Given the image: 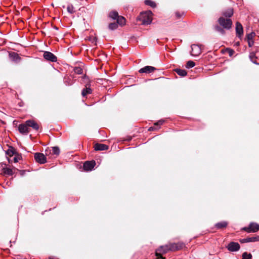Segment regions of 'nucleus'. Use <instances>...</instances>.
Masks as SVG:
<instances>
[{"label":"nucleus","instance_id":"f257e3e1","mask_svg":"<svg viewBox=\"0 0 259 259\" xmlns=\"http://www.w3.org/2000/svg\"><path fill=\"white\" fill-rule=\"evenodd\" d=\"M152 13L151 11L142 12L138 17L137 20L141 21L143 25L150 24L152 22Z\"/></svg>","mask_w":259,"mask_h":259},{"label":"nucleus","instance_id":"f03ea898","mask_svg":"<svg viewBox=\"0 0 259 259\" xmlns=\"http://www.w3.org/2000/svg\"><path fill=\"white\" fill-rule=\"evenodd\" d=\"M218 22L220 26L224 29L229 30L232 27V21L230 18L220 17L218 19Z\"/></svg>","mask_w":259,"mask_h":259},{"label":"nucleus","instance_id":"7ed1b4c3","mask_svg":"<svg viewBox=\"0 0 259 259\" xmlns=\"http://www.w3.org/2000/svg\"><path fill=\"white\" fill-rule=\"evenodd\" d=\"M169 250H170L169 246L165 245L160 246L156 250L155 255L158 259H164V258L162 256V254L166 253Z\"/></svg>","mask_w":259,"mask_h":259},{"label":"nucleus","instance_id":"20e7f679","mask_svg":"<svg viewBox=\"0 0 259 259\" xmlns=\"http://www.w3.org/2000/svg\"><path fill=\"white\" fill-rule=\"evenodd\" d=\"M34 159L37 162L40 164H44L47 162L45 155L41 153H35L34 154Z\"/></svg>","mask_w":259,"mask_h":259},{"label":"nucleus","instance_id":"39448f33","mask_svg":"<svg viewBox=\"0 0 259 259\" xmlns=\"http://www.w3.org/2000/svg\"><path fill=\"white\" fill-rule=\"evenodd\" d=\"M43 56L46 60L52 62H55L57 61L56 56L50 52H45Z\"/></svg>","mask_w":259,"mask_h":259},{"label":"nucleus","instance_id":"423d86ee","mask_svg":"<svg viewBox=\"0 0 259 259\" xmlns=\"http://www.w3.org/2000/svg\"><path fill=\"white\" fill-rule=\"evenodd\" d=\"M244 230L248 233L256 232L259 230V225L256 223H251L248 227L244 228Z\"/></svg>","mask_w":259,"mask_h":259},{"label":"nucleus","instance_id":"0eeeda50","mask_svg":"<svg viewBox=\"0 0 259 259\" xmlns=\"http://www.w3.org/2000/svg\"><path fill=\"white\" fill-rule=\"evenodd\" d=\"M18 130L21 134L27 135L29 132L28 125H27L26 121L24 123L19 125Z\"/></svg>","mask_w":259,"mask_h":259},{"label":"nucleus","instance_id":"6e6552de","mask_svg":"<svg viewBox=\"0 0 259 259\" xmlns=\"http://www.w3.org/2000/svg\"><path fill=\"white\" fill-rule=\"evenodd\" d=\"M191 54L193 56H198L201 53V49L200 46L197 45H192L191 46Z\"/></svg>","mask_w":259,"mask_h":259},{"label":"nucleus","instance_id":"1a4fd4ad","mask_svg":"<svg viewBox=\"0 0 259 259\" xmlns=\"http://www.w3.org/2000/svg\"><path fill=\"white\" fill-rule=\"evenodd\" d=\"M227 248L230 251L234 252L239 250L240 246L238 243L231 242L228 245Z\"/></svg>","mask_w":259,"mask_h":259},{"label":"nucleus","instance_id":"9d476101","mask_svg":"<svg viewBox=\"0 0 259 259\" xmlns=\"http://www.w3.org/2000/svg\"><path fill=\"white\" fill-rule=\"evenodd\" d=\"M96 165L95 161H87L83 164V169L85 171H91Z\"/></svg>","mask_w":259,"mask_h":259},{"label":"nucleus","instance_id":"9b49d317","mask_svg":"<svg viewBox=\"0 0 259 259\" xmlns=\"http://www.w3.org/2000/svg\"><path fill=\"white\" fill-rule=\"evenodd\" d=\"M249 57L253 63L259 65V50L255 53H251Z\"/></svg>","mask_w":259,"mask_h":259},{"label":"nucleus","instance_id":"f8f14e48","mask_svg":"<svg viewBox=\"0 0 259 259\" xmlns=\"http://www.w3.org/2000/svg\"><path fill=\"white\" fill-rule=\"evenodd\" d=\"M0 167H2V172L3 174L9 176H12L13 175V169L7 167L6 164L0 163Z\"/></svg>","mask_w":259,"mask_h":259},{"label":"nucleus","instance_id":"ddd939ff","mask_svg":"<svg viewBox=\"0 0 259 259\" xmlns=\"http://www.w3.org/2000/svg\"><path fill=\"white\" fill-rule=\"evenodd\" d=\"M185 246V244L182 242H179L177 243H173L169 245V248L170 250L175 251L180 250L183 248Z\"/></svg>","mask_w":259,"mask_h":259},{"label":"nucleus","instance_id":"4468645a","mask_svg":"<svg viewBox=\"0 0 259 259\" xmlns=\"http://www.w3.org/2000/svg\"><path fill=\"white\" fill-rule=\"evenodd\" d=\"M156 70L154 67L146 66L139 70L140 73H150Z\"/></svg>","mask_w":259,"mask_h":259},{"label":"nucleus","instance_id":"2eb2a0df","mask_svg":"<svg viewBox=\"0 0 259 259\" xmlns=\"http://www.w3.org/2000/svg\"><path fill=\"white\" fill-rule=\"evenodd\" d=\"M27 125L28 127H32L33 130L37 131L39 129V125L36 122L33 120H28L26 121Z\"/></svg>","mask_w":259,"mask_h":259},{"label":"nucleus","instance_id":"dca6fc26","mask_svg":"<svg viewBox=\"0 0 259 259\" xmlns=\"http://www.w3.org/2000/svg\"><path fill=\"white\" fill-rule=\"evenodd\" d=\"M236 32L238 37H241L243 33V27L242 25L238 22L236 23Z\"/></svg>","mask_w":259,"mask_h":259},{"label":"nucleus","instance_id":"f3484780","mask_svg":"<svg viewBox=\"0 0 259 259\" xmlns=\"http://www.w3.org/2000/svg\"><path fill=\"white\" fill-rule=\"evenodd\" d=\"M108 146L103 144L97 143L94 146V149L96 151H103L108 149Z\"/></svg>","mask_w":259,"mask_h":259},{"label":"nucleus","instance_id":"a211bd4d","mask_svg":"<svg viewBox=\"0 0 259 259\" xmlns=\"http://www.w3.org/2000/svg\"><path fill=\"white\" fill-rule=\"evenodd\" d=\"M233 15V10L232 8H229L222 12V15L221 17L230 18Z\"/></svg>","mask_w":259,"mask_h":259},{"label":"nucleus","instance_id":"6ab92c4d","mask_svg":"<svg viewBox=\"0 0 259 259\" xmlns=\"http://www.w3.org/2000/svg\"><path fill=\"white\" fill-rule=\"evenodd\" d=\"M9 57L12 61L16 63L19 62L21 59L20 57L19 56V55L15 52L9 53Z\"/></svg>","mask_w":259,"mask_h":259},{"label":"nucleus","instance_id":"aec40b11","mask_svg":"<svg viewBox=\"0 0 259 259\" xmlns=\"http://www.w3.org/2000/svg\"><path fill=\"white\" fill-rule=\"evenodd\" d=\"M259 241V236L253 237H248L246 238H244L241 240L240 241L242 243L245 242H255Z\"/></svg>","mask_w":259,"mask_h":259},{"label":"nucleus","instance_id":"412c9836","mask_svg":"<svg viewBox=\"0 0 259 259\" xmlns=\"http://www.w3.org/2000/svg\"><path fill=\"white\" fill-rule=\"evenodd\" d=\"M117 23L122 26L125 24V19L122 16H118L117 18Z\"/></svg>","mask_w":259,"mask_h":259},{"label":"nucleus","instance_id":"4be33fe9","mask_svg":"<svg viewBox=\"0 0 259 259\" xmlns=\"http://www.w3.org/2000/svg\"><path fill=\"white\" fill-rule=\"evenodd\" d=\"M175 71L178 75L181 76H185L187 75V72L185 70L176 69Z\"/></svg>","mask_w":259,"mask_h":259},{"label":"nucleus","instance_id":"5701e85b","mask_svg":"<svg viewBox=\"0 0 259 259\" xmlns=\"http://www.w3.org/2000/svg\"><path fill=\"white\" fill-rule=\"evenodd\" d=\"M91 93H92V90L90 88L86 87L85 89H84L82 91L81 95L82 96L84 97L87 95L90 94Z\"/></svg>","mask_w":259,"mask_h":259},{"label":"nucleus","instance_id":"b1692460","mask_svg":"<svg viewBox=\"0 0 259 259\" xmlns=\"http://www.w3.org/2000/svg\"><path fill=\"white\" fill-rule=\"evenodd\" d=\"M228 225L226 222H222L216 224L215 227L218 229L225 228Z\"/></svg>","mask_w":259,"mask_h":259},{"label":"nucleus","instance_id":"393cba45","mask_svg":"<svg viewBox=\"0 0 259 259\" xmlns=\"http://www.w3.org/2000/svg\"><path fill=\"white\" fill-rule=\"evenodd\" d=\"M109 17L113 19H116L118 17V14L116 11H112L109 15Z\"/></svg>","mask_w":259,"mask_h":259},{"label":"nucleus","instance_id":"a878e982","mask_svg":"<svg viewBox=\"0 0 259 259\" xmlns=\"http://www.w3.org/2000/svg\"><path fill=\"white\" fill-rule=\"evenodd\" d=\"M67 10V12L70 14H73L75 12L74 8L71 4L68 5Z\"/></svg>","mask_w":259,"mask_h":259},{"label":"nucleus","instance_id":"bb28decb","mask_svg":"<svg viewBox=\"0 0 259 259\" xmlns=\"http://www.w3.org/2000/svg\"><path fill=\"white\" fill-rule=\"evenodd\" d=\"M145 4L146 5H148V6H151V7H156V4L155 3L151 1V0H146L145 1Z\"/></svg>","mask_w":259,"mask_h":259},{"label":"nucleus","instance_id":"cd10ccee","mask_svg":"<svg viewBox=\"0 0 259 259\" xmlns=\"http://www.w3.org/2000/svg\"><path fill=\"white\" fill-rule=\"evenodd\" d=\"M52 153L53 154L58 155L60 153V149L58 147H54L52 148Z\"/></svg>","mask_w":259,"mask_h":259},{"label":"nucleus","instance_id":"c85d7f7f","mask_svg":"<svg viewBox=\"0 0 259 259\" xmlns=\"http://www.w3.org/2000/svg\"><path fill=\"white\" fill-rule=\"evenodd\" d=\"M195 64L193 61H188L186 64L187 68H191L195 66Z\"/></svg>","mask_w":259,"mask_h":259},{"label":"nucleus","instance_id":"c756f323","mask_svg":"<svg viewBox=\"0 0 259 259\" xmlns=\"http://www.w3.org/2000/svg\"><path fill=\"white\" fill-rule=\"evenodd\" d=\"M252 255L250 253L244 252L242 254V259H251Z\"/></svg>","mask_w":259,"mask_h":259},{"label":"nucleus","instance_id":"7c9ffc66","mask_svg":"<svg viewBox=\"0 0 259 259\" xmlns=\"http://www.w3.org/2000/svg\"><path fill=\"white\" fill-rule=\"evenodd\" d=\"M118 27V24L116 23H111L109 25V28L112 30L116 29Z\"/></svg>","mask_w":259,"mask_h":259},{"label":"nucleus","instance_id":"2f4dec72","mask_svg":"<svg viewBox=\"0 0 259 259\" xmlns=\"http://www.w3.org/2000/svg\"><path fill=\"white\" fill-rule=\"evenodd\" d=\"M215 29L216 31L220 32L221 34H225V31L224 30V28H221V26H215Z\"/></svg>","mask_w":259,"mask_h":259},{"label":"nucleus","instance_id":"473e14b6","mask_svg":"<svg viewBox=\"0 0 259 259\" xmlns=\"http://www.w3.org/2000/svg\"><path fill=\"white\" fill-rule=\"evenodd\" d=\"M255 36V33L253 32H251L247 35V40H253V38Z\"/></svg>","mask_w":259,"mask_h":259},{"label":"nucleus","instance_id":"72a5a7b5","mask_svg":"<svg viewBox=\"0 0 259 259\" xmlns=\"http://www.w3.org/2000/svg\"><path fill=\"white\" fill-rule=\"evenodd\" d=\"M74 72L77 74H81L82 73V69L80 67H75L74 69Z\"/></svg>","mask_w":259,"mask_h":259},{"label":"nucleus","instance_id":"f704fd0d","mask_svg":"<svg viewBox=\"0 0 259 259\" xmlns=\"http://www.w3.org/2000/svg\"><path fill=\"white\" fill-rule=\"evenodd\" d=\"M64 81L67 85H71L73 83L72 81H71V79L69 77L65 78Z\"/></svg>","mask_w":259,"mask_h":259},{"label":"nucleus","instance_id":"c9c22d12","mask_svg":"<svg viewBox=\"0 0 259 259\" xmlns=\"http://www.w3.org/2000/svg\"><path fill=\"white\" fill-rule=\"evenodd\" d=\"M248 46L251 47L254 44V41L253 40H247Z\"/></svg>","mask_w":259,"mask_h":259},{"label":"nucleus","instance_id":"e433bc0d","mask_svg":"<svg viewBox=\"0 0 259 259\" xmlns=\"http://www.w3.org/2000/svg\"><path fill=\"white\" fill-rule=\"evenodd\" d=\"M164 122V120H159L158 122H157L156 123H155V125H161L163 124V123Z\"/></svg>","mask_w":259,"mask_h":259},{"label":"nucleus","instance_id":"4c0bfd02","mask_svg":"<svg viewBox=\"0 0 259 259\" xmlns=\"http://www.w3.org/2000/svg\"><path fill=\"white\" fill-rule=\"evenodd\" d=\"M20 159V157L16 156L14 158V162L16 163L18 161V160Z\"/></svg>","mask_w":259,"mask_h":259},{"label":"nucleus","instance_id":"58836bf2","mask_svg":"<svg viewBox=\"0 0 259 259\" xmlns=\"http://www.w3.org/2000/svg\"><path fill=\"white\" fill-rule=\"evenodd\" d=\"M234 51L233 50H230L229 51V54L230 56H232L233 55Z\"/></svg>","mask_w":259,"mask_h":259},{"label":"nucleus","instance_id":"ea45409f","mask_svg":"<svg viewBox=\"0 0 259 259\" xmlns=\"http://www.w3.org/2000/svg\"><path fill=\"white\" fill-rule=\"evenodd\" d=\"M8 154L10 155V156H12L13 155L14 153L12 150H8Z\"/></svg>","mask_w":259,"mask_h":259},{"label":"nucleus","instance_id":"a19ab883","mask_svg":"<svg viewBox=\"0 0 259 259\" xmlns=\"http://www.w3.org/2000/svg\"><path fill=\"white\" fill-rule=\"evenodd\" d=\"M153 130H154V127H150L149 128V131H153Z\"/></svg>","mask_w":259,"mask_h":259},{"label":"nucleus","instance_id":"79ce46f5","mask_svg":"<svg viewBox=\"0 0 259 259\" xmlns=\"http://www.w3.org/2000/svg\"><path fill=\"white\" fill-rule=\"evenodd\" d=\"M236 45L237 46L239 45V42H236Z\"/></svg>","mask_w":259,"mask_h":259}]
</instances>
